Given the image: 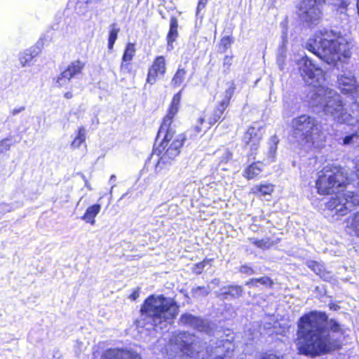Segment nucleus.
<instances>
[{"instance_id": "obj_8", "label": "nucleus", "mask_w": 359, "mask_h": 359, "mask_svg": "<svg viewBox=\"0 0 359 359\" xmlns=\"http://www.w3.org/2000/svg\"><path fill=\"white\" fill-rule=\"evenodd\" d=\"M359 205V196L353 191H346L331 198L326 203V207L333 215L344 216L352 211Z\"/></svg>"}, {"instance_id": "obj_14", "label": "nucleus", "mask_w": 359, "mask_h": 359, "mask_svg": "<svg viewBox=\"0 0 359 359\" xmlns=\"http://www.w3.org/2000/svg\"><path fill=\"white\" fill-rule=\"evenodd\" d=\"M338 88L344 95H348L358 86L351 72H344L338 76Z\"/></svg>"}, {"instance_id": "obj_58", "label": "nucleus", "mask_w": 359, "mask_h": 359, "mask_svg": "<svg viewBox=\"0 0 359 359\" xmlns=\"http://www.w3.org/2000/svg\"><path fill=\"white\" fill-rule=\"evenodd\" d=\"M355 169H356V173L355 175L356 176V177L358 180V184L359 186V162L355 163Z\"/></svg>"}, {"instance_id": "obj_10", "label": "nucleus", "mask_w": 359, "mask_h": 359, "mask_svg": "<svg viewBox=\"0 0 359 359\" xmlns=\"http://www.w3.org/2000/svg\"><path fill=\"white\" fill-rule=\"evenodd\" d=\"M324 0H302L299 6V15L307 22H313L321 16L320 6Z\"/></svg>"}, {"instance_id": "obj_22", "label": "nucleus", "mask_w": 359, "mask_h": 359, "mask_svg": "<svg viewBox=\"0 0 359 359\" xmlns=\"http://www.w3.org/2000/svg\"><path fill=\"white\" fill-rule=\"evenodd\" d=\"M135 53V45L133 43H128L125 49L123 57H122V63L121 65V69L123 70L128 68L127 65L124 64V62H130Z\"/></svg>"}, {"instance_id": "obj_38", "label": "nucleus", "mask_w": 359, "mask_h": 359, "mask_svg": "<svg viewBox=\"0 0 359 359\" xmlns=\"http://www.w3.org/2000/svg\"><path fill=\"white\" fill-rule=\"evenodd\" d=\"M11 140L8 137L0 141V155L10 149L11 146Z\"/></svg>"}, {"instance_id": "obj_16", "label": "nucleus", "mask_w": 359, "mask_h": 359, "mask_svg": "<svg viewBox=\"0 0 359 359\" xmlns=\"http://www.w3.org/2000/svg\"><path fill=\"white\" fill-rule=\"evenodd\" d=\"M215 294L221 300L236 299L243 296V290L241 285H231L222 287L219 290L216 291Z\"/></svg>"}, {"instance_id": "obj_44", "label": "nucleus", "mask_w": 359, "mask_h": 359, "mask_svg": "<svg viewBox=\"0 0 359 359\" xmlns=\"http://www.w3.org/2000/svg\"><path fill=\"white\" fill-rule=\"evenodd\" d=\"M350 94L351 95L353 104L359 107V85Z\"/></svg>"}, {"instance_id": "obj_21", "label": "nucleus", "mask_w": 359, "mask_h": 359, "mask_svg": "<svg viewBox=\"0 0 359 359\" xmlns=\"http://www.w3.org/2000/svg\"><path fill=\"white\" fill-rule=\"evenodd\" d=\"M178 21L175 17H172L170 20V29L167 36L168 46H172V43L178 36Z\"/></svg>"}, {"instance_id": "obj_33", "label": "nucleus", "mask_w": 359, "mask_h": 359, "mask_svg": "<svg viewBox=\"0 0 359 359\" xmlns=\"http://www.w3.org/2000/svg\"><path fill=\"white\" fill-rule=\"evenodd\" d=\"M191 292L194 297L201 298L206 297L209 294L210 290H208V288L202 286L193 288L191 290Z\"/></svg>"}, {"instance_id": "obj_1", "label": "nucleus", "mask_w": 359, "mask_h": 359, "mask_svg": "<svg viewBox=\"0 0 359 359\" xmlns=\"http://www.w3.org/2000/svg\"><path fill=\"white\" fill-rule=\"evenodd\" d=\"M297 349L301 354L316 356L340 348L344 328L325 313L311 311L298 321Z\"/></svg>"}, {"instance_id": "obj_23", "label": "nucleus", "mask_w": 359, "mask_h": 359, "mask_svg": "<svg viewBox=\"0 0 359 359\" xmlns=\"http://www.w3.org/2000/svg\"><path fill=\"white\" fill-rule=\"evenodd\" d=\"M258 283L271 287L273 285V281L268 276H263L259 278H251L245 283V285L250 287H257Z\"/></svg>"}, {"instance_id": "obj_20", "label": "nucleus", "mask_w": 359, "mask_h": 359, "mask_svg": "<svg viewBox=\"0 0 359 359\" xmlns=\"http://www.w3.org/2000/svg\"><path fill=\"white\" fill-rule=\"evenodd\" d=\"M262 166L263 163L261 162L252 163L245 168L243 176L248 180L255 178L262 171Z\"/></svg>"}, {"instance_id": "obj_37", "label": "nucleus", "mask_w": 359, "mask_h": 359, "mask_svg": "<svg viewBox=\"0 0 359 359\" xmlns=\"http://www.w3.org/2000/svg\"><path fill=\"white\" fill-rule=\"evenodd\" d=\"M217 154L219 156L220 162L226 163L231 159L232 154L228 149H223L217 151Z\"/></svg>"}, {"instance_id": "obj_54", "label": "nucleus", "mask_w": 359, "mask_h": 359, "mask_svg": "<svg viewBox=\"0 0 359 359\" xmlns=\"http://www.w3.org/2000/svg\"><path fill=\"white\" fill-rule=\"evenodd\" d=\"M116 178V177L114 175H112L110 177L109 182L110 184H111V191H112L113 188L116 186V184H115Z\"/></svg>"}, {"instance_id": "obj_7", "label": "nucleus", "mask_w": 359, "mask_h": 359, "mask_svg": "<svg viewBox=\"0 0 359 359\" xmlns=\"http://www.w3.org/2000/svg\"><path fill=\"white\" fill-rule=\"evenodd\" d=\"M293 136L297 142L311 147L320 132V126L315 117L301 115L292 121Z\"/></svg>"}, {"instance_id": "obj_5", "label": "nucleus", "mask_w": 359, "mask_h": 359, "mask_svg": "<svg viewBox=\"0 0 359 359\" xmlns=\"http://www.w3.org/2000/svg\"><path fill=\"white\" fill-rule=\"evenodd\" d=\"M179 307L171 298L162 295L148 297L141 309V316L136 321L137 327L147 330H163L171 324L177 315Z\"/></svg>"}, {"instance_id": "obj_50", "label": "nucleus", "mask_w": 359, "mask_h": 359, "mask_svg": "<svg viewBox=\"0 0 359 359\" xmlns=\"http://www.w3.org/2000/svg\"><path fill=\"white\" fill-rule=\"evenodd\" d=\"M100 210V205H94L91 206V217L93 216V217L98 214V212Z\"/></svg>"}, {"instance_id": "obj_2", "label": "nucleus", "mask_w": 359, "mask_h": 359, "mask_svg": "<svg viewBox=\"0 0 359 359\" xmlns=\"http://www.w3.org/2000/svg\"><path fill=\"white\" fill-rule=\"evenodd\" d=\"M299 72L304 82L315 88L311 95L312 104L320 106L325 116L337 123L352 124L353 117L344 107L342 97L335 90L323 87V70L306 57L299 63Z\"/></svg>"}, {"instance_id": "obj_64", "label": "nucleus", "mask_w": 359, "mask_h": 359, "mask_svg": "<svg viewBox=\"0 0 359 359\" xmlns=\"http://www.w3.org/2000/svg\"><path fill=\"white\" fill-rule=\"evenodd\" d=\"M90 223H91V225H93L95 223V219L91 218Z\"/></svg>"}, {"instance_id": "obj_55", "label": "nucleus", "mask_w": 359, "mask_h": 359, "mask_svg": "<svg viewBox=\"0 0 359 359\" xmlns=\"http://www.w3.org/2000/svg\"><path fill=\"white\" fill-rule=\"evenodd\" d=\"M260 359H280V358L279 357H278L276 355L269 354V355L263 356Z\"/></svg>"}, {"instance_id": "obj_43", "label": "nucleus", "mask_w": 359, "mask_h": 359, "mask_svg": "<svg viewBox=\"0 0 359 359\" xmlns=\"http://www.w3.org/2000/svg\"><path fill=\"white\" fill-rule=\"evenodd\" d=\"M285 39L283 37V44L279 48V50H278V62L283 61L285 57L286 50H285Z\"/></svg>"}, {"instance_id": "obj_41", "label": "nucleus", "mask_w": 359, "mask_h": 359, "mask_svg": "<svg viewBox=\"0 0 359 359\" xmlns=\"http://www.w3.org/2000/svg\"><path fill=\"white\" fill-rule=\"evenodd\" d=\"M34 58L29 55L28 51L26 50L23 55L20 57V63L22 66L30 65L31 62Z\"/></svg>"}, {"instance_id": "obj_9", "label": "nucleus", "mask_w": 359, "mask_h": 359, "mask_svg": "<svg viewBox=\"0 0 359 359\" xmlns=\"http://www.w3.org/2000/svg\"><path fill=\"white\" fill-rule=\"evenodd\" d=\"M196 337L187 332H175L170 339V346L182 357L187 359L194 357Z\"/></svg>"}, {"instance_id": "obj_35", "label": "nucleus", "mask_w": 359, "mask_h": 359, "mask_svg": "<svg viewBox=\"0 0 359 359\" xmlns=\"http://www.w3.org/2000/svg\"><path fill=\"white\" fill-rule=\"evenodd\" d=\"M205 121V118L204 117H200L198 121H197V123L192 128L190 129V130L189 131L190 133H191V135H193V136H197L198 134H200L202 131V125L203 124Z\"/></svg>"}, {"instance_id": "obj_34", "label": "nucleus", "mask_w": 359, "mask_h": 359, "mask_svg": "<svg viewBox=\"0 0 359 359\" xmlns=\"http://www.w3.org/2000/svg\"><path fill=\"white\" fill-rule=\"evenodd\" d=\"M232 43V39L229 36H225L222 38L219 42V48L222 53L226 51L230 48Z\"/></svg>"}, {"instance_id": "obj_51", "label": "nucleus", "mask_w": 359, "mask_h": 359, "mask_svg": "<svg viewBox=\"0 0 359 359\" xmlns=\"http://www.w3.org/2000/svg\"><path fill=\"white\" fill-rule=\"evenodd\" d=\"M207 2H208V0H199L198 6H197V11H196L197 15L198 14L199 11L201 9H203L205 7Z\"/></svg>"}, {"instance_id": "obj_17", "label": "nucleus", "mask_w": 359, "mask_h": 359, "mask_svg": "<svg viewBox=\"0 0 359 359\" xmlns=\"http://www.w3.org/2000/svg\"><path fill=\"white\" fill-rule=\"evenodd\" d=\"M103 359H141L140 355L135 351L128 349H109L102 356Z\"/></svg>"}, {"instance_id": "obj_56", "label": "nucleus", "mask_w": 359, "mask_h": 359, "mask_svg": "<svg viewBox=\"0 0 359 359\" xmlns=\"http://www.w3.org/2000/svg\"><path fill=\"white\" fill-rule=\"evenodd\" d=\"M139 297V290H135L130 295V298L133 300H135Z\"/></svg>"}, {"instance_id": "obj_59", "label": "nucleus", "mask_w": 359, "mask_h": 359, "mask_svg": "<svg viewBox=\"0 0 359 359\" xmlns=\"http://www.w3.org/2000/svg\"><path fill=\"white\" fill-rule=\"evenodd\" d=\"M330 306V309H332V310H334V311H337L339 309V306L336 305V304H330L329 305Z\"/></svg>"}, {"instance_id": "obj_36", "label": "nucleus", "mask_w": 359, "mask_h": 359, "mask_svg": "<svg viewBox=\"0 0 359 359\" xmlns=\"http://www.w3.org/2000/svg\"><path fill=\"white\" fill-rule=\"evenodd\" d=\"M306 265L316 274H320L323 270V266L315 261H309L307 262Z\"/></svg>"}, {"instance_id": "obj_39", "label": "nucleus", "mask_w": 359, "mask_h": 359, "mask_svg": "<svg viewBox=\"0 0 359 359\" xmlns=\"http://www.w3.org/2000/svg\"><path fill=\"white\" fill-rule=\"evenodd\" d=\"M42 46V42L38 41L36 46L27 49L29 55L32 56L34 58L39 53L41 52V46Z\"/></svg>"}, {"instance_id": "obj_3", "label": "nucleus", "mask_w": 359, "mask_h": 359, "mask_svg": "<svg viewBox=\"0 0 359 359\" xmlns=\"http://www.w3.org/2000/svg\"><path fill=\"white\" fill-rule=\"evenodd\" d=\"M178 110L179 107L170 104L158 130L157 140L162 138V140L155 149V153L160 156L155 166L156 172H159L172 164L185 141L184 134H177L176 126L173 123V118Z\"/></svg>"}, {"instance_id": "obj_4", "label": "nucleus", "mask_w": 359, "mask_h": 359, "mask_svg": "<svg viewBox=\"0 0 359 359\" xmlns=\"http://www.w3.org/2000/svg\"><path fill=\"white\" fill-rule=\"evenodd\" d=\"M305 48L325 63L335 65L342 57H351L352 46L339 33L323 29L306 42Z\"/></svg>"}, {"instance_id": "obj_31", "label": "nucleus", "mask_w": 359, "mask_h": 359, "mask_svg": "<svg viewBox=\"0 0 359 359\" xmlns=\"http://www.w3.org/2000/svg\"><path fill=\"white\" fill-rule=\"evenodd\" d=\"M332 4L340 11L341 13L346 12L351 0H330Z\"/></svg>"}, {"instance_id": "obj_24", "label": "nucleus", "mask_w": 359, "mask_h": 359, "mask_svg": "<svg viewBox=\"0 0 359 359\" xmlns=\"http://www.w3.org/2000/svg\"><path fill=\"white\" fill-rule=\"evenodd\" d=\"M278 142L279 140L276 135L272 136L268 142L269 151L267 155L269 159V162L273 161Z\"/></svg>"}, {"instance_id": "obj_11", "label": "nucleus", "mask_w": 359, "mask_h": 359, "mask_svg": "<svg viewBox=\"0 0 359 359\" xmlns=\"http://www.w3.org/2000/svg\"><path fill=\"white\" fill-rule=\"evenodd\" d=\"M83 68V64L79 61H75L71 63L67 68L60 73L55 81V86H66L70 81L71 79L79 74Z\"/></svg>"}, {"instance_id": "obj_57", "label": "nucleus", "mask_w": 359, "mask_h": 359, "mask_svg": "<svg viewBox=\"0 0 359 359\" xmlns=\"http://www.w3.org/2000/svg\"><path fill=\"white\" fill-rule=\"evenodd\" d=\"M24 110H25V107H20L18 109H14L12 111V114L13 116H15Z\"/></svg>"}, {"instance_id": "obj_27", "label": "nucleus", "mask_w": 359, "mask_h": 359, "mask_svg": "<svg viewBox=\"0 0 359 359\" xmlns=\"http://www.w3.org/2000/svg\"><path fill=\"white\" fill-rule=\"evenodd\" d=\"M86 140L85 130L82 128H79L74 140L71 144L72 149L79 148Z\"/></svg>"}, {"instance_id": "obj_6", "label": "nucleus", "mask_w": 359, "mask_h": 359, "mask_svg": "<svg viewBox=\"0 0 359 359\" xmlns=\"http://www.w3.org/2000/svg\"><path fill=\"white\" fill-rule=\"evenodd\" d=\"M353 175H348L344 168L334 163L328 164L318 173L316 181L318 191L323 195L337 193L353 180Z\"/></svg>"}, {"instance_id": "obj_19", "label": "nucleus", "mask_w": 359, "mask_h": 359, "mask_svg": "<svg viewBox=\"0 0 359 359\" xmlns=\"http://www.w3.org/2000/svg\"><path fill=\"white\" fill-rule=\"evenodd\" d=\"M355 127L356 128L355 132L341 138V142H339L340 144L352 147L359 144V119L357 121Z\"/></svg>"}, {"instance_id": "obj_60", "label": "nucleus", "mask_w": 359, "mask_h": 359, "mask_svg": "<svg viewBox=\"0 0 359 359\" xmlns=\"http://www.w3.org/2000/svg\"><path fill=\"white\" fill-rule=\"evenodd\" d=\"M65 97L67 98V99H70L72 97V93L71 92H67L65 94Z\"/></svg>"}, {"instance_id": "obj_15", "label": "nucleus", "mask_w": 359, "mask_h": 359, "mask_svg": "<svg viewBox=\"0 0 359 359\" xmlns=\"http://www.w3.org/2000/svg\"><path fill=\"white\" fill-rule=\"evenodd\" d=\"M165 59L163 56L157 57L149 67L147 82L150 84H154L156 81L158 75H164L166 71Z\"/></svg>"}, {"instance_id": "obj_49", "label": "nucleus", "mask_w": 359, "mask_h": 359, "mask_svg": "<svg viewBox=\"0 0 359 359\" xmlns=\"http://www.w3.org/2000/svg\"><path fill=\"white\" fill-rule=\"evenodd\" d=\"M180 99H181V92L175 94L173 96L170 104L179 107L180 106Z\"/></svg>"}, {"instance_id": "obj_42", "label": "nucleus", "mask_w": 359, "mask_h": 359, "mask_svg": "<svg viewBox=\"0 0 359 359\" xmlns=\"http://www.w3.org/2000/svg\"><path fill=\"white\" fill-rule=\"evenodd\" d=\"M234 90H235L234 83H231V86L226 90L225 93H224V97L222 99V100L227 101V102L229 103V101L233 95Z\"/></svg>"}, {"instance_id": "obj_46", "label": "nucleus", "mask_w": 359, "mask_h": 359, "mask_svg": "<svg viewBox=\"0 0 359 359\" xmlns=\"http://www.w3.org/2000/svg\"><path fill=\"white\" fill-rule=\"evenodd\" d=\"M239 272L242 273L247 274L248 276L252 275L255 273V271L252 268L248 265H242L239 269Z\"/></svg>"}, {"instance_id": "obj_28", "label": "nucleus", "mask_w": 359, "mask_h": 359, "mask_svg": "<svg viewBox=\"0 0 359 359\" xmlns=\"http://www.w3.org/2000/svg\"><path fill=\"white\" fill-rule=\"evenodd\" d=\"M346 226L352 229L355 234L359 236V211L354 215L351 219L347 221Z\"/></svg>"}, {"instance_id": "obj_53", "label": "nucleus", "mask_w": 359, "mask_h": 359, "mask_svg": "<svg viewBox=\"0 0 359 359\" xmlns=\"http://www.w3.org/2000/svg\"><path fill=\"white\" fill-rule=\"evenodd\" d=\"M11 210V208L10 205L6 203H1L0 204V210H2L4 212H10Z\"/></svg>"}, {"instance_id": "obj_62", "label": "nucleus", "mask_w": 359, "mask_h": 359, "mask_svg": "<svg viewBox=\"0 0 359 359\" xmlns=\"http://www.w3.org/2000/svg\"><path fill=\"white\" fill-rule=\"evenodd\" d=\"M356 1V9H357V13H358V15L359 17V0H355Z\"/></svg>"}, {"instance_id": "obj_25", "label": "nucleus", "mask_w": 359, "mask_h": 359, "mask_svg": "<svg viewBox=\"0 0 359 359\" xmlns=\"http://www.w3.org/2000/svg\"><path fill=\"white\" fill-rule=\"evenodd\" d=\"M186 75L187 70L180 66L173 78L172 79L171 84L174 87L180 86L184 81Z\"/></svg>"}, {"instance_id": "obj_30", "label": "nucleus", "mask_w": 359, "mask_h": 359, "mask_svg": "<svg viewBox=\"0 0 359 359\" xmlns=\"http://www.w3.org/2000/svg\"><path fill=\"white\" fill-rule=\"evenodd\" d=\"M254 193H259L262 196L271 194L273 191V186L271 184H260L253 189Z\"/></svg>"}, {"instance_id": "obj_26", "label": "nucleus", "mask_w": 359, "mask_h": 359, "mask_svg": "<svg viewBox=\"0 0 359 359\" xmlns=\"http://www.w3.org/2000/svg\"><path fill=\"white\" fill-rule=\"evenodd\" d=\"M76 13L79 15H85L89 11V0H76Z\"/></svg>"}, {"instance_id": "obj_63", "label": "nucleus", "mask_w": 359, "mask_h": 359, "mask_svg": "<svg viewBox=\"0 0 359 359\" xmlns=\"http://www.w3.org/2000/svg\"><path fill=\"white\" fill-rule=\"evenodd\" d=\"M81 200L79 201V202L78 203V204L76 205V210H79V208L81 205Z\"/></svg>"}, {"instance_id": "obj_45", "label": "nucleus", "mask_w": 359, "mask_h": 359, "mask_svg": "<svg viewBox=\"0 0 359 359\" xmlns=\"http://www.w3.org/2000/svg\"><path fill=\"white\" fill-rule=\"evenodd\" d=\"M231 61H232L231 56L226 55L224 57V61H223V68H224V71L226 73H227L230 69V67L231 66Z\"/></svg>"}, {"instance_id": "obj_61", "label": "nucleus", "mask_w": 359, "mask_h": 359, "mask_svg": "<svg viewBox=\"0 0 359 359\" xmlns=\"http://www.w3.org/2000/svg\"><path fill=\"white\" fill-rule=\"evenodd\" d=\"M212 283H214L215 285H219V280L218 278H215L214 280H212Z\"/></svg>"}, {"instance_id": "obj_18", "label": "nucleus", "mask_w": 359, "mask_h": 359, "mask_svg": "<svg viewBox=\"0 0 359 359\" xmlns=\"http://www.w3.org/2000/svg\"><path fill=\"white\" fill-rule=\"evenodd\" d=\"M233 348V346L229 340H222L215 348L217 355L212 359H231Z\"/></svg>"}, {"instance_id": "obj_29", "label": "nucleus", "mask_w": 359, "mask_h": 359, "mask_svg": "<svg viewBox=\"0 0 359 359\" xmlns=\"http://www.w3.org/2000/svg\"><path fill=\"white\" fill-rule=\"evenodd\" d=\"M119 32V28L116 27L115 24L110 25V31L108 40V48L109 50H112L114 44L117 39V35Z\"/></svg>"}, {"instance_id": "obj_52", "label": "nucleus", "mask_w": 359, "mask_h": 359, "mask_svg": "<svg viewBox=\"0 0 359 359\" xmlns=\"http://www.w3.org/2000/svg\"><path fill=\"white\" fill-rule=\"evenodd\" d=\"M81 219L85 220L86 222H90V206L86 209V212Z\"/></svg>"}, {"instance_id": "obj_12", "label": "nucleus", "mask_w": 359, "mask_h": 359, "mask_svg": "<svg viewBox=\"0 0 359 359\" xmlns=\"http://www.w3.org/2000/svg\"><path fill=\"white\" fill-rule=\"evenodd\" d=\"M180 323L207 334H209L211 330L209 323L207 320L190 313L182 314L180 318Z\"/></svg>"}, {"instance_id": "obj_40", "label": "nucleus", "mask_w": 359, "mask_h": 359, "mask_svg": "<svg viewBox=\"0 0 359 359\" xmlns=\"http://www.w3.org/2000/svg\"><path fill=\"white\" fill-rule=\"evenodd\" d=\"M222 116V114L219 113V111H216L214 109L212 114L208 118V123L209 125L213 126L215 123H216Z\"/></svg>"}, {"instance_id": "obj_32", "label": "nucleus", "mask_w": 359, "mask_h": 359, "mask_svg": "<svg viewBox=\"0 0 359 359\" xmlns=\"http://www.w3.org/2000/svg\"><path fill=\"white\" fill-rule=\"evenodd\" d=\"M250 241L255 246H257L261 249H263V250L269 249L272 245V243L269 239L258 240V239L252 238H250Z\"/></svg>"}, {"instance_id": "obj_13", "label": "nucleus", "mask_w": 359, "mask_h": 359, "mask_svg": "<svg viewBox=\"0 0 359 359\" xmlns=\"http://www.w3.org/2000/svg\"><path fill=\"white\" fill-rule=\"evenodd\" d=\"M261 127L252 126L246 131L243 136L244 142L250 147L251 150L250 155L255 154L258 146L263 135V131Z\"/></svg>"}, {"instance_id": "obj_48", "label": "nucleus", "mask_w": 359, "mask_h": 359, "mask_svg": "<svg viewBox=\"0 0 359 359\" xmlns=\"http://www.w3.org/2000/svg\"><path fill=\"white\" fill-rule=\"evenodd\" d=\"M207 262L206 261H203L202 262H200V263H198L195 265V267L194 268V271L196 273V274H200L202 273L205 264H206Z\"/></svg>"}, {"instance_id": "obj_47", "label": "nucleus", "mask_w": 359, "mask_h": 359, "mask_svg": "<svg viewBox=\"0 0 359 359\" xmlns=\"http://www.w3.org/2000/svg\"><path fill=\"white\" fill-rule=\"evenodd\" d=\"M229 104V103H228L227 101L222 100L219 103V104L215 107V109L217 111H219V113H221L223 115L224 111L226 110Z\"/></svg>"}]
</instances>
